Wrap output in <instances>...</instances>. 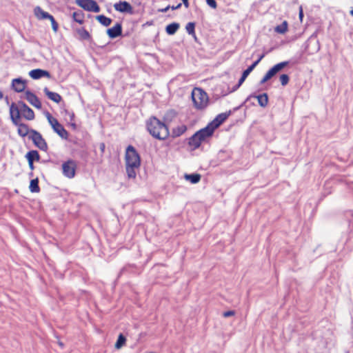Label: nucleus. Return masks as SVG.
<instances>
[{"label":"nucleus","mask_w":353,"mask_h":353,"mask_svg":"<svg viewBox=\"0 0 353 353\" xmlns=\"http://www.w3.org/2000/svg\"><path fill=\"white\" fill-rule=\"evenodd\" d=\"M125 169L128 176L134 179L137 176L136 170L141 165V158L132 145H128L125 154Z\"/></svg>","instance_id":"nucleus-1"},{"label":"nucleus","mask_w":353,"mask_h":353,"mask_svg":"<svg viewBox=\"0 0 353 353\" xmlns=\"http://www.w3.org/2000/svg\"><path fill=\"white\" fill-rule=\"evenodd\" d=\"M146 126L149 133L155 139L165 140L170 135L168 126L155 117L147 121Z\"/></svg>","instance_id":"nucleus-2"},{"label":"nucleus","mask_w":353,"mask_h":353,"mask_svg":"<svg viewBox=\"0 0 353 353\" xmlns=\"http://www.w3.org/2000/svg\"><path fill=\"white\" fill-rule=\"evenodd\" d=\"M213 134V130L207 125L195 132L189 139L188 145L192 150H194L199 148L203 142L211 138Z\"/></svg>","instance_id":"nucleus-3"},{"label":"nucleus","mask_w":353,"mask_h":353,"mask_svg":"<svg viewBox=\"0 0 353 353\" xmlns=\"http://www.w3.org/2000/svg\"><path fill=\"white\" fill-rule=\"evenodd\" d=\"M192 99L197 110H203L207 107L209 101L207 93L201 88H195L192 92Z\"/></svg>","instance_id":"nucleus-4"},{"label":"nucleus","mask_w":353,"mask_h":353,"mask_svg":"<svg viewBox=\"0 0 353 353\" xmlns=\"http://www.w3.org/2000/svg\"><path fill=\"white\" fill-rule=\"evenodd\" d=\"M46 117L53 130L62 139H67L68 138V132L59 121L49 112L46 114Z\"/></svg>","instance_id":"nucleus-5"},{"label":"nucleus","mask_w":353,"mask_h":353,"mask_svg":"<svg viewBox=\"0 0 353 353\" xmlns=\"http://www.w3.org/2000/svg\"><path fill=\"white\" fill-rule=\"evenodd\" d=\"M36 17L39 20L49 19L51 22L52 28L54 32H57L59 24L55 21L54 17L48 12L42 10L39 6H37L34 10Z\"/></svg>","instance_id":"nucleus-6"},{"label":"nucleus","mask_w":353,"mask_h":353,"mask_svg":"<svg viewBox=\"0 0 353 353\" xmlns=\"http://www.w3.org/2000/svg\"><path fill=\"white\" fill-rule=\"evenodd\" d=\"M289 64V61H282L276 63L273 67H272L263 76V77L261 79L260 83L263 84L270 79H272L274 76H275L279 72L281 71L284 68L288 66Z\"/></svg>","instance_id":"nucleus-7"},{"label":"nucleus","mask_w":353,"mask_h":353,"mask_svg":"<svg viewBox=\"0 0 353 353\" xmlns=\"http://www.w3.org/2000/svg\"><path fill=\"white\" fill-rule=\"evenodd\" d=\"M29 139L32 141L34 145L39 149L47 151L48 144L40 132L35 130H31V134L29 135Z\"/></svg>","instance_id":"nucleus-8"},{"label":"nucleus","mask_w":353,"mask_h":353,"mask_svg":"<svg viewBox=\"0 0 353 353\" xmlns=\"http://www.w3.org/2000/svg\"><path fill=\"white\" fill-rule=\"evenodd\" d=\"M77 4L85 10L99 12L100 7L94 0H76Z\"/></svg>","instance_id":"nucleus-9"},{"label":"nucleus","mask_w":353,"mask_h":353,"mask_svg":"<svg viewBox=\"0 0 353 353\" xmlns=\"http://www.w3.org/2000/svg\"><path fill=\"white\" fill-rule=\"evenodd\" d=\"M77 163L73 160H68L62 165L63 174L65 176L72 179L75 176Z\"/></svg>","instance_id":"nucleus-10"},{"label":"nucleus","mask_w":353,"mask_h":353,"mask_svg":"<svg viewBox=\"0 0 353 353\" xmlns=\"http://www.w3.org/2000/svg\"><path fill=\"white\" fill-rule=\"evenodd\" d=\"M10 114L13 124H17V122L21 121V107L19 105V103H12L10 105Z\"/></svg>","instance_id":"nucleus-11"},{"label":"nucleus","mask_w":353,"mask_h":353,"mask_svg":"<svg viewBox=\"0 0 353 353\" xmlns=\"http://www.w3.org/2000/svg\"><path fill=\"white\" fill-rule=\"evenodd\" d=\"M114 8L115 10L122 12L128 13L130 14H134V9L131 4L125 1H120L114 4Z\"/></svg>","instance_id":"nucleus-12"},{"label":"nucleus","mask_w":353,"mask_h":353,"mask_svg":"<svg viewBox=\"0 0 353 353\" xmlns=\"http://www.w3.org/2000/svg\"><path fill=\"white\" fill-rule=\"evenodd\" d=\"M24 98L34 108L37 109H41L42 104L39 99L33 92L30 90L25 92Z\"/></svg>","instance_id":"nucleus-13"},{"label":"nucleus","mask_w":353,"mask_h":353,"mask_svg":"<svg viewBox=\"0 0 353 353\" xmlns=\"http://www.w3.org/2000/svg\"><path fill=\"white\" fill-rule=\"evenodd\" d=\"M19 105L21 107V115L23 118L28 121L34 119L35 114L34 111L23 101H19Z\"/></svg>","instance_id":"nucleus-14"},{"label":"nucleus","mask_w":353,"mask_h":353,"mask_svg":"<svg viewBox=\"0 0 353 353\" xmlns=\"http://www.w3.org/2000/svg\"><path fill=\"white\" fill-rule=\"evenodd\" d=\"M228 114L226 113H221L218 114L216 118L210 122L208 126L213 130V132L214 130L219 128L228 118Z\"/></svg>","instance_id":"nucleus-15"},{"label":"nucleus","mask_w":353,"mask_h":353,"mask_svg":"<svg viewBox=\"0 0 353 353\" xmlns=\"http://www.w3.org/2000/svg\"><path fill=\"white\" fill-rule=\"evenodd\" d=\"M29 76L33 79H39L42 77L50 79L51 75L47 70L42 69H34L29 72Z\"/></svg>","instance_id":"nucleus-16"},{"label":"nucleus","mask_w":353,"mask_h":353,"mask_svg":"<svg viewBox=\"0 0 353 353\" xmlns=\"http://www.w3.org/2000/svg\"><path fill=\"white\" fill-rule=\"evenodd\" d=\"M122 34V26L117 23L113 27L107 30V34L111 39H114Z\"/></svg>","instance_id":"nucleus-17"},{"label":"nucleus","mask_w":353,"mask_h":353,"mask_svg":"<svg viewBox=\"0 0 353 353\" xmlns=\"http://www.w3.org/2000/svg\"><path fill=\"white\" fill-rule=\"evenodd\" d=\"M17 126V132L21 137H25L27 135L31 134V130L28 125L26 123H21V121L17 122V124H14Z\"/></svg>","instance_id":"nucleus-18"},{"label":"nucleus","mask_w":353,"mask_h":353,"mask_svg":"<svg viewBox=\"0 0 353 353\" xmlns=\"http://www.w3.org/2000/svg\"><path fill=\"white\" fill-rule=\"evenodd\" d=\"M12 86L17 92H21L26 89V81L21 79H14L12 80Z\"/></svg>","instance_id":"nucleus-19"},{"label":"nucleus","mask_w":353,"mask_h":353,"mask_svg":"<svg viewBox=\"0 0 353 353\" xmlns=\"http://www.w3.org/2000/svg\"><path fill=\"white\" fill-rule=\"evenodd\" d=\"M43 92L49 99L57 103H60L62 100V97L59 94L49 90L47 87L43 88Z\"/></svg>","instance_id":"nucleus-20"},{"label":"nucleus","mask_w":353,"mask_h":353,"mask_svg":"<svg viewBox=\"0 0 353 353\" xmlns=\"http://www.w3.org/2000/svg\"><path fill=\"white\" fill-rule=\"evenodd\" d=\"M187 130V126L184 124L179 125L178 126L174 127L172 130V136L173 137H180L183 134H184Z\"/></svg>","instance_id":"nucleus-21"},{"label":"nucleus","mask_w":353,"mask_h":353,"mask_svg":"<svg viewBox=\"0 0 353 353\" xmlns=\"http://www.w3.org/2000/svg\"><path fill=\"white\" fill-rule=\"evenodd\" d=\"M26 158L28 161L34 162L39 161L40 160V155L37 150H30L26 154Z\"/></svg>","instance_id":"nucleus-22"},{"label":"nucleus","mask_w":353,"mask_h":353,"mask_svg":"<svg viewBox=\"0 0 353 353\" xmlns=\"http://www.w3.org/2000/svg\"><path fill=\"white\" fill-rule=\"evenodd\" d=\"M72 19L74 21L81 25L84 23L85 14L81 10L76 11L72 13Z\"/></svg>","instance_id":"nucleus-23"},{"label":"nucleus","mask_w":353,"mask_h":353,"mask_svg":"<svg viewBox=\"0 0 353 353\" xmlns=\"http://www.w3.org/2000/svg\"><path fill=\"white\" fill-rule=\"evenodd\" d=\"M288 30V23L284 21L281 24L276 26L274 28V31L279 34H285Z\"/></svg>","instance_id":"nucleus-24"},{"label":"nucleus","mask_w":353,"mask_h":353,"mask_svg":"<svg viewBox=\"0 0 353 353\" xmlns=\"http://www.w3.org/2000/svg\"><path fill=\"white\" fill-rule=\"evenodd\" d=\"M258 101V103L260 106L265 108L268 105V96L266 93H263L262 94H259L256 97Z\"/></svg>","instance_id":"nucleus-25"},{"label":"nucleus","mask_w":353,"mask_h":353,"mask_svg":"<svg viewBox=\"0 0 353 353\" xmlns=\"http://www.w3.org/2000/svg\"><path fill=\"white\" fill-rule=\"evenodd\" d=\"M264 57L265 54H261L256 61H255L251 65H250L245 70L243 71V74L248 77L250 73L254 69V68L259 63V62L263 59Z\"/></svg>","instance_id":"nucleus-26"},{"label":"nucleus","mask_w":353,"mask_h":353,"mask_svg":"<svg viewBox=\"0 0 353 353\" xmlns=\"http://www.w3.org/2000/svg\"><path fill=\"white\" fill-rule=\"evenodd\" d=\"M96 19L103 26L107 27L109 26L112 23V19L104 15H98L96 17Z\"/></svg>","instance_id":"nucleus-27"},{"label":"nucleus","mask_w":353,"mask_h":353,"mask_svg":"<svg viewBox=\"0 0 353 353\" xmlns=\"http://www.w3.org/2000/svg\"><path fill=\"white\" fill-rule=\"evenodd\" d=\"M29 189L31 192L38 193L40 192L39 180L37 178L30 181Z\"/></svg>","instance_id":"nucleus-28"},{"label":"nucleus","mask_w":353,"mask_h":353,"mask_svg":"<svg viewBox=\"0 0 353 353\" xmlns=\"http://www.w3.org/2000/svg\"><path fill=\"white\" fill-rule=\"evenodd\" d=\"M179 28L178 23H172L166 26L165 30L168 34H174Z\"/></svg>","instance_id":"nucleus-29"},{"label":"nucleus","mask_w":353,"mask_h":353,"mask_svg":"<svg viewBox=\"0 0 353 353\" xmlns=\"http://www.w3.org/2000/svg\"><path fill=\"white\" fill-rule=\"evenodd\" d=\"M185 178L190 181L192 183H197L201 180V175L199 174H185Z\"/></svg>","instance_id":"nucleus-30"},{"label":"nucleus","mask_w":353,"mask_h":353,"mask_svg":"<svg viewBox=\"0 0 353 353\" xmlns=\"http://www.w3.org/2000/svg\"><path fill=\"white\" fill-rule=\"evenodd\" d=\"M77 33L83 40H89L90 39V33L85 28L78 29Z\"/></svg>","instance_id":"nucleus-31"},{"label":"nucleus","mask_w":353,"mask_h":353,"mask_svg":"<svg viewBox=\"0 0 353 353\" xmlns=\"http://www.w3.org/2000/svg\"><path fill=\"white\" fill-rule=\"evenodd\" d=\"M194 29H195V23L194 22H189L187 23V25L185 26V30H186L187 32L189 34H191V35L194 36V37H196Z\"/></svg>","instance_id":"nucleus-32"},{"label":"nucleus","mask_w":353,"mask_h":353,"mask_svg":"<svg viewBox=\"0 0 353 353\" xmlns=\"http://www.w3.org/2000/svg\"><path fill=\"white\" fill-rule=\"evenodd\" d=\"M125 341H126L125 337L122 334H120L119 335L118 339L114 345L115 348L120 349L125 344Z\"/></svg>","instance_id":"nucleus-33"},{"label":"nucleus","mask_w":353,"mask_h":353,"mask_svg":"<svg viewBox=\"0 0 353 353\" xmlns=\"http://www.w3.org/2000/svg\"><path fill=\"white\" fill-rule=\"evenodd\" d=\"M279 81L283 86L288 84L290 81V77L287 74H282L279 77Z\"/></svg>","instance_id":"nucleus-34"},{"label":"nucleus","mask_w":353,"mask_h":353,"mask_svg":"<svg viewBox=\"0 0 353 353\" xmlns=\"http://www.w3.org/2000/svg\"><path fill=\"white\" fill-rule=\"evenodd\" d=\"M65 114L69 117L70 121H74L75 120V114L74 112L65 110Z\"/></svg>","instance_id":"nucleus-35"},{"label":"nucleus","mask_w":353,"mask_h":353,"mask_svg":"<svg viewBox=\"0 0 353 353\" xmlns=\"http://www.w3.org/2000/svg\"><path fill=\"white\" fill-rule=\"evenodd\" d=\"M207 4L212 8L216 9L217 8V3L215 0H206Z\"/></svg>","instance_id":"nucleus-36"},{"label":"nucleus","mask_w":353,"mask_h":353,"mask_svg":"<svg viewBox=\"0 0 353 353\" xmlns=\"http://www.w3.org/2000/svg\"><path fill=\"white\" fill-rule=\"evenodd\" d=\"M234 315H235V312L234 310L225 311L223 313V316L225 318H228V317L232 316Z\"/></svg>","instance_id":"nucleus-37"},{"label":"nucleus","mask_w":353,"mask_h":353,"mask_svg":"<svg viewBox=\"0 0 353 353\" xmlns=\"http://www.w3.org/2000/svg\"><path fill=\"white\" fill-rule=\"evenodd\" d=\"M246 78H247V76H245V74H242L240 79L239 80V83L236 85V88L240 87V85L245 81Z\"/></svg>","instance_id":"nucleus-38"},{"label":"nucleus","mask_w":353,"mask_h":353,"mask_svg":"<svg viewBox=\"0 0 353 353\" xmlns=\"http://www.w3.org/2000/svg\"><path fill=\"white\" fill-rule=\"evenodd\" d=\"M299 18H300V20H301V21H302L303 17V8H302V6H300V8H299Z\"/></svg>","instance_id":"nucleus-39"},{"label":"nucleus","mask_w":353,"mask_h":353,"mask_svg":"<svg viewBox=\"0 0 353 353\" xmlns=\"http://www.w3.org/2000/svg\"><path fill=\"white\" fill-rule=\"evenodd\" d=\"M99 148H100V150L102 153L104 152L105 151V145L104 143H101L99 145Z\"/></svg>","instance_id":"nucleus-40"},{"label":"nucleus","mask_w":353,"mask_h":353,"mask_svg":"<svg viewBox=\"0 0 353 353\" xmlns=\"http://www.w3.org/2000/svg\"><path fill=\"white\" fill-rule=\"evenodd\" d=\"M181 1H183L184 6L186 8H188L190 6L189 0H181Z\"/></svg>","instance_id":"nucleus-41"},{"label":"nucleus","mask_w":353,"mask_h":353,"mask_svg":"<svg viewBox=\"0 0 353 353\" xmlns=\"http://www.w3.org/2000/svg\"><path fill=\"white\" fill-rule=\"evenodd\" d=\"M70 126L74 129L75 130L77 128V125H76V123H75V120L74 121H70Z\"/></svg>","instance_id":"nucleus-42"},{"label":"nucleus","mask_w":353,"mask_h":353,"mask_svg":"<svg viewBox=\"0 0 353 353\" xmlns=\"http://www.w3.org/2000/svg\"><path fill=\"white\" fill-rule=\"evenodd\" d=\"M28 165H29V168L31 170H33L34 169V162H30V161H28Z\"/></svg>","instance_id":"nucleus-43"},{"label":"nucleus","mask_w":353,"mask_h":353,"mask_svg":"<svg viewBox=\"0 0 353 353\" xmlns=\"http://www.w3.org/2000/svg\"><path fill=\"white\" fill-rule=\"evenodd\" d=\"M181 3H179V4H178V5H176V6H173L170 7V8H171L172 10H176V9L180 8H181Z\"/></svg>","instance_id":"nucleus-44"},{"label":"nucleus","mask_w":353,"mask_h":353,"mask_svg":"<svg viewBox=\"0 0 353 353\" xmlns=\"http://www.w3.org/2000/svg\"><path fill=\"white\" fill-rule=\"evenodd\" d=\"M170 8V6H167V7H166V8H163V9L159 10V11H160V12H167Z\"/></svg>","instance_id":"nucleus-45"},{"label":"nucleus","mask_w":353,"mask_h":353,"mask_svg":"<svg viewBox=\"0 0 353 353\" xmlns=\"http://www.w3.org/2000/svg\"><path fill=\"white\" fill-rule=\"evenodd\" d=\"M3 93L1 91H0V99H1L3 98Z\"/></svg>","instance_id":"nucleus-46"},{"label":"nucleus","mask_w":353,"mask_h":353,"mask_svg":"<svg viewBox=\"0 0 353 353\" xmlns=\"http://www.w3.org/2000/svg\"><path fill=\"white\" fill-rule=\"evenodd\" d=\"M350 14L353 16V10L350 11Z\"/></svg>","instance_id":"nucleus-47"}]
</instances>
